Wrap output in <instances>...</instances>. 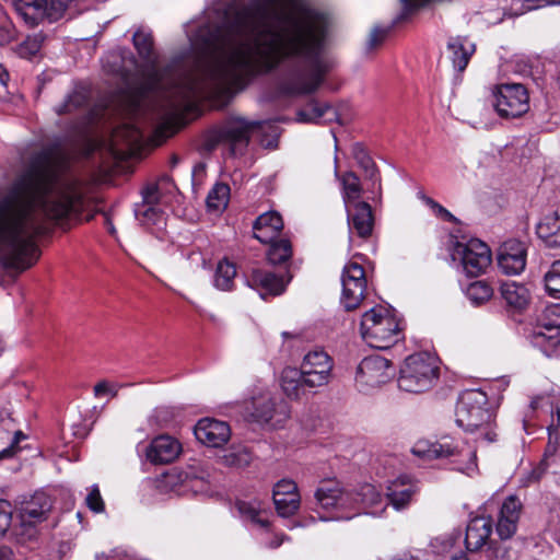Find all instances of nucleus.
Wrapping results in <instances>:
<instances>
[{
  "instance_id": "31",
  "label": "nucleus",
  "mask_w": 560,
  "mask_h": 560,
  "mask_svg": "<svg viewBox=\"0 0 560 560\" xmlns=\"http://www.w3.org/2000/svg\"><path fill=\"white\" fill-rule=\"evenodd\" d=\"M447 50L454 69L463 72L475 52V44L465 37H453L447 43Z\"/></svg>"
},
{
  "instance_id": "30",
  "label": "nucleus",
  "mask_w": 560,
  "mask_h": 560,
  "mask_svg": "<svg viewBox=\"0 0 560 560\" xmlns=\"http://www.w3.org/2000/svg\"><path fill=\"white\" fill-rule=\"evenodd\" d=\"M352 154L359 166L364 171L365 182L368 184V190L374 192L376 189L381 194V179L378 171L372 158L368 151L360 143H355L352 147Z\"/></svg>"
},
{
  "instance_id": "42",
  "label": "nucleus",
  "mask_w": 560,
  "mask_h": 560,
  "mask_svg": "<svg viewBox=\"0 0 560 560\" xmlns=\"http://www.w3.org/2000/svg\"><path fill=\"white\" fill-rule=\"evenodd\" d=\"M267 253L268 261L272 265H280L290 259L292 255L291 243L288 240H273Z\"/></svg>"
},
{
  "instance_id": "35",
  "label": "nucleus",
  "mask_w": 560,
  "mask_h": 560,
  "mask_svg": "<svg viewBox=\"0 0 560 560\" xmlns=\"http://www.w3.org/2000/svg\"><path fill=\"white\" fill-rule=\"evenodd\" d=\"M339 179L342 186L341 195L345 208L349 209V207L354 206L357 202H362L360 198L363 192V187L360 178L353 172H347L339 177Z\"/></svg>"
},
{
  "instance_id": "57",
  "label": "nucleus",
  "mask_w": 560,
  "mask_h": 560,
  "mask_svg": "<svg viewBox=\"0 0 560 560\" xmlns=\"http://www.w3.org/2000/svg\"><path fill=\"white\" fill-rule=\"evenodd\" d=\"M25 438L26 436L23 432L16 431L11 445L0 452V458H7V457L12 456L15 453V448H16L18 444Z\"/></svg>"
},
{
  "instance_id": "48",
  "label": "nucleus",
  "mask_w": 560,
  "mask_h": 560,
  "mask_svg": "<svg viewBox=\"0 0 560 560\" xmlns=\"http://www.w3.org/2000/svg\"><path fill=\"white\" fill-rule=\"evenodd\" d=\"M176 416L175 409L168 406L156 407L149 417L151 425L163 428L171 423Z\"/></svg>"
},
{
  "instance_id": "15",
  "label": "nucleus",
  "mask_w": 560,
  "mask_h": 560,
  "mask_svg": "<svg viewBox=\"0 0 560 560\" xmlns=\"http://www.w3.org/2000/svg\"><path fill=\"white\" fill-rule=\"evenodd\" d=\"M342 294L340 302L347 311L360 306L366 291V277L363 267L358 262H349L345 266L342 276Z\"/></svg>"
},
{
  "instance_id": "44",
  "label": "nucleus",
  "mask_w": 560,
  "mask_h": 560,
  "mask_svg": "<svg viewBox=\"0 0 560 560\" xmlns=\"http://www.w3.org/2000/svg\"><path fill=\"white\" fill-rule=\"evenodd\" d=\"M556 451H557V448L553 445V442H549V444H548V446L546 448V452H545L544 459L540 463V465L535 467V468H533L532 471L526 474L524 476V478L522 479V483L524 486H530V485H533L535 482H538L540 480V478L545 474V470H546L547 466L549 465L550 458L555 455Z\"/></svg>"
},
{
  "instance_id": "7",
  "label": "nucleus",
  "mask_w": 560,
  "mask_h": 560,
  "mask_svg": "<svg viewBox=\"0 0 560 560\" xmlns=\"http://www.w3.org/2000/svg\"><path fill=\"white\" fill-rule=\"evenodd\" d=\"M439 376L436 359L427 352L409 355L400 369L398 386L407 393H422L430 389Z\"/></svg>"
},
{
  "instance_id": "49",
  "label": "nucleus",
  "mask_w": 560,
  "mask_h": 560,
  "mask_svg": "<svg viewBox=\"0 0 560 560\" xmlns=\"http://www.w3.org/2000/svg\"><path fill=\"white\" fill-rule=\"evenodd\" d=\"M42 44V35L27 36L24 42L18 45L15 51L22 58H31L40 50Z\"/></svg>"
},
{
  "instance_id": "20",
  "label": "nucleus",
  "mask_w": 560,
  "mask_h": 560,
  "mask_svg": "<svg viewBox=\"0 0 560 560\" xmlns=\"http://www.w3.org/2000/svg\"><path fill=\"white\" fill-rule=\"evenodd\" d=\"M523 503L516 495H509L501 504L497 518V533L502 540L510 539L517 530Z\"/></svg>"
},
{
  "instance_id": "62",
  "label": "nucleus",
  "mask_w": 560,
  "mask_h": 560,
  "mask_svg": "<svg viewBox=\"0 0 560 560\" xmlns=\"http://www.w3.org/2000/svg\"><path fill=\"white\" fill-rule=\"evenodd\" d=\"M284 536H276L270 542H268V547L270 548H277L279 547L283 541Z\"/></svg>"
},
{
  "instance_id": "4",
  "label": "nucleus",
  "mask_w": 560,
  "mask_h": 560,
  "mask_svg": "<svg viewBox=\"0 0 560 560\" xmlns=\"http://www.w3.org/2000/svg\"><path fill=\"white\" fill-rule=\"evenodd\" d=\"M487 404L488 398L483 392L467 390L458 399L455 417L458 427L471 432L480 430L478 439L491 443L497 440V433L490 425L492 413L486 407Z\"/></svg>"
},
{
  "instance_id": "6",
  "label": "nucleus",
  "mask_w": 560,
  "mask_h": 560,
  "mask_svg": "<svg viewBox=\"0 0 560 560\" xmlns=\"http://www.w3.org/2000/svg\"><path fill=\"white\" fill-rule=\"evenodd\" d=\"M360 332L370 347L382 350L393 347L402 338L398 319L382 306L372 307L363 314Z\"/></svg>"
},
{
  "instance_id": "52",
  "label": "nucleus",
  "mask_w": 560,
  "mask_h": 560,
  "mask_svg": "<svg viewBox=\"0 0 560 560\" xmlns=\"http://www.w3.org/2000/svg\"><path fill=\"white\" fill-rule=\"evenodd\" d=\"M12 524V506L7 500H0V537Z\"/></svg>"
},
{
  "instance_id": "50",
  "label": "nucleus",
  "mask_w": 560,
  "mask_h": 560,
  "mask_svg": "<svg viewBox=\"0 0 560 560\" xmlns=\"http://www.w3.org/2000/svg\"><path fill=\"white\" fill-rule=\"evenodd\" d=\"M85 103V96L81 92H72L70 93L66 100L56 107V113L58 115H65L72 113L74 109L83 106Z\"/></svg>"
},
{
  "instance_id": "8",
  "label": "nucleus",
  "mask_w": 560,
  "mask_h": 560,
  "mask_svg": "<svg viewBox=\"0 0 560 560\" xmlns=\"http://www.w3.org/2000/svg\"><path fill=\"white\" fill-rule=\"evenodd\" d=\"M52 502L44 492L35 493L28 501L22 503L12 534L20 542H25L36 536V525L46 521L51 511Z\"/></svg>"
},
{
  "instance_id": "18",
  "label": "nucleus",
  "mask_w": 560,
  "mask_h": 560,
  "mask_svg": "<svg viewBox=\"0 0 560 560\" xmlns=\"http://www.w3.org/2000/svg\"><path fill=\"white\" fill-rule=\"evenodd\" d=\"M352 493L355 503L351 506L352 517L361 513L381 516L386 509L382 493L373 485H362Z\"/></svg>"
},
{
  "instance_id": "5",
  "label": "nucleus",
  "mask_w": 560,
  "mask_h": 560,
  "mask_svg": "<svg viewBox=\"0 0 560 560\" xmlns=\"http://www.w3.org/2000/svg\"><path fill=\"white\" fill-rule=\"evenodd\" d=\"M412 453L427 459H450L455 465L454 469L465 474H470L477 467L476 450L465 441L450 436L438 442L420 440L413 445Z\"/></svg>"
},
{
  "instance_id": "40",
  "label": "nucleus",
  "mask_w": 560,
  "mask_h": 560,
  "mask_svg": "<svg viewBox=\"0 0 560 560\" xmlns=\"http://www.w3.org/2000/svg\"><path fill=\"white\" fill-rule=\"evenodd\" d=\"M230 200V187L223 183H217L207 196V207L211 211H222Z\"/></svg>"
},
{
  "instance_id": "22",
  "label": "nucleus",
  "mask_w": 560,
  "mask_h": 560,
  "mask_svg": "<svg viewBox=\"0 0 560 560\" xmlns=\"http://www.w3.org/2000/svg\"><path fill=\"white\" fill-rule=\"evenodd\" d=\"M165 477L173 487L182 486L198 491L205 489L203 485L208 482L210 474L202 465L195 463L184 469L173 468Z\"/></svg>"
},
{
  "instance_id": "37",
  "label": "nucleus",
  "mask_w": 560,
  "mask_h": 560,
  "mask_svg": "<svg viewBox=\"0 0 560 560\" xmlns=\"http://www.w3.org/2000/svg\"><path fill=\"white\" fill-rule=\"evenodd\" d=\"M236 276V267L229 259L223 258L218 262L213 283L214 287L222 291H230L234 285V278Z\"/></svg>"
},
{
  "instance_id": "12",
  "label": "nucleus",
  "mask_w": 560,
  "mask_h": 560,
  "mask_svg": "<svg viewBox=\"0 0 560 560\" xmlns=\"http://www.w3.org/2000/svg\"><path fill=\"white\" fill-rule=\"evenodd\" d=\"M453 260H458L468 277H478L491 265V250L480 240L471 238L466 243L456 242L452 252Z\"/></svg>"
},
{
  "instance_id": "2",
  "label": "nucleus",
  "mask_w": 560,
  "mask_h": 560,
  "mask_svg": "<svg viewBox=\"0 0 560 560\" xmlns=\"http://www.w3.org/2000/svg\"><path fill=\"white\" fill-rule=\"evenodd\" d=\"M65 155L45 150L0 198V262L18 272L39 259L43 221H60L82 208L79 184L61 176Z\"/></svg>"
},
{
  "instance_id": "53",
  "label": "nucleus",
  "mask_w": 560,
  "mask_h": 560,
  "mask_svg": "<svg viewBox=\"0 0 560 560\" xmlns=\"http://www.w3.org/2000/svg\"><path fill=\"white\" fill-rule=\"evenodd\" d=\"M118 384L109 383L107 381H101L94 386V396L102 397L104 395H109L110 397H116L119 389Z\"/></svg>"
},
{
  "instance_id": "23",
  "label": "nucleus",
  "mask_w": 560,
  "mask_h": 560,
  "mask_svg": "<svg viewBox=\"0 0 560 560\" xmlns=\"http://www.w3.org/2000/svg\"><path fill=\"white\" fill-rule=\"evenodd\" d=\"M194 432L199 442L211 447L224 445L231 436V429L226 422L211 418L199 420Z\"/></svg>"
},
{
  "instance_id": "64",
  "label": "nucleus",
  "mask_w": 560,
  "mask_h": 560,
  "mask_svg": "<svg viewBox=\"0 0 560 560\" xmlns=\"http://www.w3.org/2000/svg\"><path fill=\"white\" fill-rule=\"evenodd\" d=\"M392 560H417L415 557L409 555H402L400 557L394 558Z\"/></svg>"
},
{
  "instance_id": "45",
  "label": "nucleus",
  "mask_w": 560,
  "mask_h": 560,
  "mask_svg": "<svg viewBox=\"0 0 560 560\" xmlns=\"http://www.w3.org/2000/svg\"><path fill=\"white\" fill-rule=\"evenodd\" d=\"M222 459L226 466L243 468L250 463L252 456L245 447L238 446L226 451Z\"/></svg>"
},
{
  "instance_id": "56",
  "label": "nucleus",
  "mask_w": 560,
  "mask_h": 560,
  "mask_svg": "<svg viewBox=\"0 0 560 560\" xmlns=\"http://www.w3.org/2000/svg\"><path fill=\"white\" fill-rule=\"evenodd\" d=\"M160 194L155 185H150L142 190V203L148 206H155L159 202Z\"/></svg>"
},
{
  "instance_id": "13",
  "label": "nucleus",
  "mask_w": 560,
  "mask_h": 560,
  "mask_svg": "<svg viewBox=\"0 0 560 560\" xmlns=\"http://www.w3.org/2000/svg\"><path fill=\"white\" fill-rule=\"evenodd\" d=\"M272 128L267 121L247 120L245 118L229 119L220 129V138L231 145V152L238 154L248 145L254 133H260Z\"/></svg>"
},
{
  "instance_id": "28",
  "label": "nucleus",
  "mask_w": 560,
  "mask_h": 560,
  "mask_svg": "<svg viewBox=\"0 0 560 560\" xmlns=\"http://www.w3.org/2000/svg\"><path fill=\"white\" fill-rule=\"evenodd\" d=\"M492 533V522L488 517L477 516L469 521L466 528L465 545L469 551L481 549Z\"/></svg>"
},
{
  "instance_id": "38",
  "label": "nucleus",
  "mask_w": 560,
  "mask_h": 560,
  "mask_svg": "<svg viewBox=\"0 0 560 560\" xmlns=\"http://www.w3.org/2000/svg\"><path fill=\"white\" fill-rule=\"evenodd\" d=\"M236 509L243 518L250 521L253 524L264 528L269 526L268 520L262 516L264 511L260 506V502L256 500L237 501Z\"/></svg>"
},
{
  "instance_id": "1",
  "label": "nucleus",
  "mask_w": 560,
  "mask_h": 560,
  "mask_svg": "<svg viewBox=\"0 0 560 560\" xmlns=\"http://www.w3.org/2000/svg\"><path fill=\"white\" fill-rule=\"evenodd\" d=\"M330 28L329 15L305 0H250L210 58L174 85L171 105L190 109L199 96L231 94L279 67L289 92L313 93L331 68L324 56Z\"/></svg>"
},
{
  "instance_id": "34",
  "label": "nucleus",
  "mask_w": 560,
  "mask_h": 560,
  "mask_svg": "<svg viewBox=\"0 0 560 560\" xmlns=\"http://www.w3.org/2000/svg\"><path fill=\"white\" fill-rule=\"evenodd\" d=\"M500 291L506 304L515 310H523L529 303V291L524 284L514 281L503 282Z\"/></svg>"
},
{
  "instance_id": "21",
  "label": "nucleus",
  "mask_w": 560,
  "mask_h": 560,
  "mask_svg": "<svg viewBox=\"0 0 560 560\" xmlns=\"http://www.w3.org/2000/svg\"><path fill=\"white\" fill-rule=\"evenodd\" d=\"M272 499L278 514L282 517L292 516L300 509L301 497L293 480L278 481L273 487Z\"/></svg>"
},
{
  "instance_id": "55",
  "label": "nucleus",
  "mask_w": 560,
  "mask_h": 560,
  "mask_svg": "<svg viewBox=\"0 0 560 560\" xmlns=\"http://www.w3.org/2000/svg\"><path fill=\"white\" fill-rule=\"evenodd\" d=\"M549 442H553V445L560 444V400L556 406V422L552 420L551 425L549 427Z\"/></svg>"
},
{
  "instance_id": "25",
  "label": "nucleus",
  "mask_w": 560,
  "mask_h": 560,
  "mask_svg": "<svg viewBox=\"0 0 560 560\" xmlns=\"http://www.w3.org/2000/svg\"><path fill=\"white\" fill-rule=\"evenodd\" d=\"M289 280L285 281L283 277L258 268L253 269L247 277L248 285L256 290L262 299L282 294Z\"/></svg>"
},
{
  "instance_id": "60",
  "label": "nucleus",
  "mask_w": 560,
  "mask_h": 560,
  "mask_svg": "<svg viewBox=\"0 0 560 560\" xmlns=\"http://www.w3.org/2000/svg\"><path fill=\"white\" fill-rule=\"evenodd\" d=\"M13 33L11 32V30H7V28H1L0 30V43L1 44H4V43H9L10 40L13 39Z\"/></svg>"
},
{
  "instance_id": "41",
  "label": "nucleus",
  "mask_w": 560,
  "mask_h": 560,
  "mask_svg": "<svg viewBox=\"0 0 560 560\" xmlns=\"http://www.w3.org/2000/svg\"><path fill=\"white\" fill-rule=\"evenodd\" d=\"M133 45L139 55L148 62L153 63L155 61V55L153 51V38L150 32L144 30H138L133 34Z\"/></svg>"
},
{
  "instance_id": "36",
  "label": "nucleus",
  "mask_w": 560,
  "mask_h": 560,
  "mask_svg": "<svg viewBox=\"0 0 560 560\" xmlns=\"http://www.w3.org/2000/svg\"><path fill=\"white\" fill-rule=\"evenodd\" d=\"M135 215L147 228L156 226L161 230L165 225V214L156 206L137 205Z\"/></svg>"
},
{
  "instance_id": "26",
  "label": "nucleus",
  "mask_w": 560,
  "mask_h": 560,
  "mask_svg": "<svg viewBox=\"0 0 560 560\" xmlns=\"http://www.w3.org/2000/svg\"><path fill=\"white\" fill-rule=\"evenodd\" d=\"M350 234L355 233L361 238L371 236L374 228V215L368 202H357L346 209Z\"/></svg>"
},
{
  "instance_id": "9",
  "label": "nucleus",
  "mask_w": 560,
  "mask_h": 560,
  "mask_svg": "<svg viewBox=\"0 0 560 560\" xmlns=\"http://www.w3.org/2000/svg\"><path fill=\"white\" fill-rule=\"evenodd\" d=\"M315 500L318 506L325 511H331L332 520H351V506L354 503L352 490L346 489L336 479H327L319 482L315 491Z\"/></svg>"
},
{
  "instance_id": "24",
  "label": "nucleus",
  "mask_w": 560,
  "mask_h": 560,
  "mask_svg": "<svg viewBox=\"0 0 560 560\" xmlns=\"http://www.w3.org/2000/svg\"><path fill=\"white\" fill-rule=\"evenodd\" d=\"M182 452L180 443L171 435L162 434L154 438L145 450L147 459L154 464H168Z\"/></svg>"
},
{
  "instance_id": "59",
  "label": "nucleus",
  "mask_w": 560,
  "mask_h": 560,
  "mask_svg": "<svg viewBox=\"0 0 560 560\" xmlns=\"http://www.w3.org/2000/svg\"><path fill=\"white\" fill-rule=\"evenodd\" d=\"M13 550L8 546H0V560H13Z\"/></svg>"
},
{
  "instance_id": "19",
  "label": "nucleus",
  "mask_w": 560,
  "mask_h": 560,
  "mask_svg": "<svg viewBox=\"0 0 560 560\" xmlns=\"http://www.w3.org/2000/svg\"><path fill=\"white\" fill-rule=\"evenodd\" d=\"M498 266L509 276L520 275L526 266V248L524 243L517 240L504 242L498 252Z\"/></svg>"
},
{
  "instance_id": "47",
  "label": "nucleus",
  "mask_w": 560,
  "mask_h": 560,
  "mask_svg": "<svg viewBox=\"0 0 560 560\" xmlns=\"http://www.w3.org/2000/svg\"><path fill=\"white\" fill-rule=\"evenodd\" d=\"M487 560H516V552L506 542L490 544L486 550Z\"/></svg>"
},
{
  "instance_id": "27",
  "label": "nucleus",
  "mask_w": 560,
  "mask_h": 560,
  "mask_svg": "<svg viewBox=\"0 0 560 560\" xmlns=\"http://www.w3.org/2000/svg\"><path fill=\"white\" fill-rule=\"evenodd\" d=\"M419 491L418 483L408 476H400L389 482L387 498L396 510L405 509Z\"/></svg>"
},
{
  "instance_id": "43",
  "label": "nucleus",
  "mask_w": 560,
  "mask_h": 560,
  "mask_svg": "<svg viewBox=\"0 0 560 560\" xmlns=\"http://www.w3.org/2000/svg\"><path fill=\"white\" fill-rule=\"evenodd\" d=\"M493 295V289L491 285L483 281L478 280L471 282L466 289V296L475 305H481L489 301Z\"/></svg>"
},
{
  "instance_id": "11",
  "label": "nucleus",
  "mask_w": 560,
  "mask_h": 560,
  "mask_svg": "<svg viewBox=\"0 0 560 560\" xmlns=\"http://www.w3.org/2000/svg\"><path fill=\"white\" fill-rule=\"evenodd\" d=\"M395 370L390 362L380 355L364 358L357 368L355 386L359 392L370 394L394 376Z\"/></svg>"
},
{
  "instance_id": "39",
  "label": "nucleus",
  "mask_w": 560,
  "mask_h": 560,
  "mask_svg": "<svg viewBox=\"0 0 560 560\" xmlns=\"http://www.w3.org/2000/svg\"><path fill=\"white\" fill-rule=\"evenodd\" d=\"M328 113L335 116V112L328 103L322 104L312 101L304 109L299 110L298 120L301 122H318Z\"/></svg>"
},
{
  "instance_id": "14",
  "label": "nucleus",
  "mask_w": 560,
  "mask_h": 560,
  "mask_svg": "<svg viewBox=\"0 0 560 560\" xmlns=\"http://www.w3.org/2000/svg\"><path fill=\"white\" fill-rule=\"evenodd\" d=\"M494 107L503 118H516L529 109V95L520 83H506L498 86L494 93Z\"/></svg>"
},
{
  "instance_id": "63",
  "label": "nucleus",
  "mask_w": 560,
  "mask_h": 560,
  "mask_svg": "<svg viewBox=\"0 0 560 560\" xmlns=\"http://www.w3.org/2000/svg\"><path fill=\"white\" fill-rule=\"evenodd\" d=\"M421 199L432 209L435 210V207H438V202L434 201L432 198L422 196Z\"/></svg>"
},
{
  "instance_id": "46",
  "label": "nucleus",
  "mask_w": 560,
  "mask_h": 560,
  "mask_svg": "<svg viewBox=\"0 0 560 560\" xmlns=\"http://www.w3.org/2000/svg\"><path fill=\"white\" fill-rule=\"evenodd\" d=\"M544 281L548 295L560 299V259L552 262L544 277Z\"/></svg>"
},
{
  "instance_id": "10",
  "label": "nucleus",
  "mask_w": 560,
  "mask_h": 560,
  "mask_svg": "<svg viewBox=\"0 0 560 560\" xmlns=\"http://www.w3.org/2000/svg\"><path fill=\"white\" fill-rule=\"evenodd\" d=\"M73 0H14L19 16L30 27L61 19Z\"/></svg>"
},
{
  "instance_id": "58",
  "label": "nucleus",
  "mask_w": 560,
  "mask_h": 560,
  "mask_svg": "<svg viewBox=\"0 0 560 560\" xmlns=\"http://www.w3.org/2000/svg\"><path fill=\"white\" fill-rule=\"evenodd\" d=\"M433 211L438 217L444 219L445 221L452 222L455 220L454 215L440 203H438V207H435V210Z\"/></svg>"
},
{
  "instance_id": "33",
  "label": "nucleus",
  "mask_w": 560,
  "mask_h": 560,
  "mask_svg": "<svg viewBox=\"0 0 560 560\" xmlns=\"http://www.w3.org/2000/svg\"><path fill=\"white\" fill-rule=\"evenodd\" d=\"M536 234L550 248H560V217L550 213L536 225Z\"/></svg>"
},
{
  "instance_id": "54",
  "label": "nucleus",
  "mask_w": 560,
  "mask_h": 560,
  "mask_svg": "<svg viewBox=\"0 0 560 560\" xmlns=\"http://www.w3.org/2000/svg\"><path fill=\"white\" fill-rule=\"evenodd\" d=\"M388 32H389V28H386V27H378V26L374 27L372 30L369 40H368L369 48L374 49L380 44H382L384 42V39L386 38Z\"/></svg>"
},
{
  "instance_id": "51",
  "label": "nucleus",
  "mask_w": 560,
  "mask_h": 560,
  "mask_svg": "<svg viewBox=\"0 0 560 560\" xmlns=\"http://www.w3.org/2000/svg\"><path fill=\"white\" fill-rule=\"evenodd\" d=\"M85 504L94 513H102L105 510L103 498L96 485L90 488L89 493L85 498Z\"/></svg>"
},
{
  "instance_id": "32",
  "label": "nucleus",
  "mask_w": 560,
  "mask_h": 560,
  "mask_svg": "<svg viewBox=\"0 0 560 560\" xmlns=\"http://www.w3.org/2000/svg\"><path fill=\"white\" fill-rule=\"evenodd\" d=\"M110 141L114 150L119 151V147L132 149L141 145L143 133L135 124L126 122L113 130Z\"/></svg>"
},
{
  "instance_id": "61",
  "label": "nucleus",
  "mask_w": 560,
  "mask_h": 560,
  "mask_svg": "<svg viewBox=\"0 0 560 560\" xmlns=\"http://www.w3.org/2000/svg\"><path fill=\"white\" fill-rule=\"evenodd\" d=\"M8 81H9V72L2 65H0V83L2 85H7Z\"/></svg>"
},
{
  "instance_id": "17",
  "label": "nucleus",
  "mask_w": 560,
  "mask_h": 560,
  "mask_svg": "<svg viewBox=\"0 0 560 560\" xmlns=\"http://www.w3.org/2000/svg\"><path fill=\"white\" fill-rule=\"evenodd\" d=\"M545 323L535 332V345L560 355V304L548 306L544 312Z\"/></svg>"
},
{
  "instance_id": "29",
  "label": "nucleus",
  "mask_w": 560,
  "mask_h": 560,
  "mask_svg": "<svg viewBox=\"0 0 560 560\" xmlns=\"http://www.w3.org/2000/svg\"><path fill=\"white\" fill-rule=\"evenodd\" d=\"M283 229V220L276 211H268L260 214L254 222V236L261 243H269L276 240Z\"/></svg>"
},
{
  "instance_id": "3",
  "label": "nucleus",
  "mask_w": 560,
  "mask_h": 560,
  "mask_svg": "<svg viewBox=\"0 0 560 560\" xmlns=\"http://www.w3.org/2000/svg\"><path fill=\"white\" fill-rule=\"evenodd\" d=\"M334 360L322 349H313L304 354L299 368L285 366L279 375V385L283 394L293 400H300L316 388L329 384Z\"/></svg>"
},
{
  "instance_id": "16",
  "label": "nucleus",
  "mask_w": 560,
  "mask_h": 560,
  "mask_svg": "<svg viewBox=\"0 0 560 560\" xmlns=\"http://www.w3.org/2000/svg\"><path fill=\"white\" fill-rule=\"evenodd\" d=\"M289 404L282 398L260 396L253 400L252 416L256 421L268 423L273 428L282 425L290 417Z\"/></svg>"
}]
</instances>
